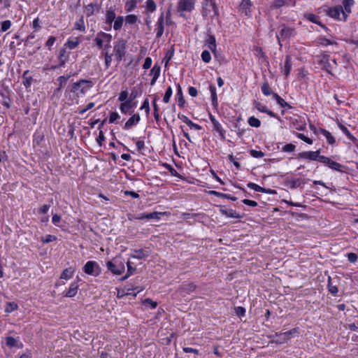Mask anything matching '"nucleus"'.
<instances>
[{
    "mask_svg": "<svg viewBox=\"0 0 358 358\" xmlns=\"http://www.w3.org/2000/svg\"><path fill=\"white\" fill-rule=\"evenodd\" d=\"M107 268L113 274L120 275L125 270L124 262L120 257H116L106 263Z\"/></svg>",
    "mask_w": 358,
    "mask_h": 358,
    "instance_id": "f257e3e1",
    "label": "nucleus"
},
{
    "mask_svg": "<svg viewBox=\"0 0 358 358\" xmlns=\"http://www.w3.org/2000/svg\"><path fill=\"white\" fill-rule=\"evenodd\" d=\"M112 40V36L103 31L97 33L94 41L99 48L103 49V52L108 51L110 48V43Z\"/></svg>",
    "mask_w": 358,
    "mask_h": 358,
    "instance_id": "f03ea898",
    "label": "nucleus"
},
{
    "mask_svg": "<svg viewBox=\"0 0 358 358\" xmlns=\"http://www.w3.org/2000/svg\"><path fill=\"white\" fill-rule=\"evenodd\" d=\"M91 87V81L82 79L71 85L70 92L78 96L80 94H84Z\"/></svg>",
    "mask_w": 358,
    "mask_h": 358,
    "instance_id": "7ed1b4c3",
    "label": "nucleus"
},
{
    "mask_svg": "<svg viewBox=\"0 0 358 358\" xmlns=\"http://www.w3.org/2000/svg\"><path fill=\"white\" fill-rule=\"evenodd\" d=\"M326 12L328 15L333 18L343 20L344 21L346 20L347 14L342 9L341 6H335L334 8H328L326 10Z\"/></svg>",
    "mask_w": 358,
    "mask_h": 358,
    "instance_id": "20e7f679",
    "label": "nucleus"
},
{
    "mask_svg": "<svg viewBox=\"0 0 358 358\" xmlns=\"http://www.w3.org/2000/svg\"><path fill=\"white\" fill-rule=\"evenodd\" d=\"M85 273L93 276H97L101 273L99 264L94 261L87 262L83 267Z\"/></svg>",
    "mask_w": 358,
    "mask_h": 358,
    "instance_id": "39448f33",
    "label": "nucleus"
},
{
    "mask_svg": "<svg viewBox=\"0 0 358 358\" xmlns=\"http://www.w3.org/2000/svg\"><path fill=\"white\" fill-rule=\"evenodd\" d=\"M203 15L210 17L218 15V9L215 1L203 3Z\"/></svg>",
    "mask_w": 358,
    "mask_h": 358,
    "instance_id": "423d86ee",
    "label": "nucleus"
},
{
    "mask_svg": "<svg viewBox=\"0 0 358 358\" xmlns=\"http://www.w3.org/2000/svg\"><path fill=\"white\" fill-rule=\"evenodd\" d=\"M126 49V41L123 39H120L117 42V44L114 46L115 56L118 62L121 61L122 57L125 55Z\"/></svg>",
    "mask_w": 358,
    "mask_h": 358,
    "instance_id": "0eeeda50",
    "label": "nucleus"
},
{
    "mask_svg": "<svg viewBox=\"0 0 358 358\" xmlns=\"http://www.w3.org/2000/svg\"><path fill=\"white\" fill-rule=\"evenodd\" d=\"M320 150L303 152L299 154L298 158L308 159L322 163L321 158H324V156L320 155Z\"/></svg>",
    "mask_w": 358,
    "mask_h": 358,
    "instance_id": "6e6552de",
    "label": "nucleus"
},
{
    "mask_svg": "<svg viewBox=\"0 0 358 358\" xmlns=\"http://www.w3.org/2000/svg\"><path fill=\"white\" fill-rule=\"evenodd\" d=\"M294 34L295 31L293 28L283 26L280 30V34L276 35L280 46L282 47L281 40L287 39L294 36Z\"/></svg>",
    "mask_w": 358,
    "mask_h": 358,
    "instance_id": "1a4fd4ad",
    "label": "nucleus"
},
{
    "mask_svg": "<svg viewBox=\"0 0 358 358\" xmlns=\"http://www.w3.org/2000/svg\"><path fill=\"white\" fill-rule=\"evenodd\" d=\"M194 0H180L178 4L179 11L190 12L194 9Z\"/></svg>",
    "mask_w": 358,
    "mask_h": 358,
    "instance_id": "9d476101",
    "label": "nucleus"
},
{
    "mask_svg": "<svg viewBox=\"0 0 358 358\" xmlns=\"http://www.w3.org/2000/svg\"><path fill=\"white\" fill-rule=\"evenodd\" d=\"M156 36L157 38H160L164 31V13H161L158 20L156 23Z\"/></svg>",
    "mask_w": 358,
    "mask_h": 358,
    "instance_id": "9b49d317",
    "label": "nucleus"
},
{
    "mask_svg": "<svg viewBox=\"0 0 358 358\" xmlns=\"http://www.w3.org/2000/svg\"><path fill=\"white\" fill-rule=\"evenodd\" d=\"M99 10V6L96 2L90 3L84 6V13L87 17H90Z\"/></svg>",
    "mask_w": 358,
    "mask_h": 358,
    "instance_id": "f8f14e48",
    "label": "nucleus"
},
{
    "mask_svg": "<svg viewBox=\"0 0 358 358\" xmlns=\"http://www.w3.org/2000/svg\"><path fill=\"white\" fill-rule=\"evenodd\" d=\"M292 59L290 55H287L285 57V63L280 65L281 72L287 77L292 69Z\"/></svg>",
    "mask_w": 358,
    "mask_h": 358,
    "instance_id": "ddd939ff",
    "label": "nucleus"
},
{
    "mask_svg": "<svg viewBox=\"0 0 358 358\" xmlns=\"http://www.w3.org/2000/svg\"><path fill=\"white\" fill-rule=\"evenodd\" d=\"M321 159H322V164L328 166L330 169L335 171H341V165L339 163L334 162L325 156L324 158H321Z\"/></svg>",
    "mask_w": 358,
    "mask_h": 358,
    "instance_id": "4468645a",
    "label": "nucleus"
},
{
    "mask_svg": "<svg viewBox=\"0 0 358 358\" xmlns=\"http://www.w3.org/2000/svg\"><path fill=\"white\" fill-rule=\"evenodd\" d=\"M296 0H274L271 8H279L283 6L294 5Z\"/></svg>",
    "mask_w": 358,
    "mask_h": 358,
    "instance_id": "2eb2a0df",
    "label": "nucleus"
},
{
    "mask_svg": "<svg viewBox=\"0 0 358 358\" xmlns=\"http://www.w3.org/2000/svg\"><path fill=\"white\" fill-rule=\"evenodd\" d=\"M140 115L138 114H134L126 122L124 129H130L131 127L136 124L140 121Z\"/></svg>",
    "mask_w": 358,
    "mask_h": 358,
    "instance_id": "dca6fc26",
    "label": "nucleus"
},
{
    "mask_svg": "<svg viewBox=\"0 0 358 358\" xmlns=\"http://www.w3.org/2000/svg\"><path fill=\"white\" fill-rule=\"evenodd\" d=\"M196 289V285L192 282L183 283L180 287V289L186 294H190L194 292Z\"/></svg>",
    "mask_w": 358,
    "mask_h": 358,
    "instance_id": "f3484780",
    "label": "nucleus"
},
{
    "mask_svg": "<svg viewBox=\"0 0 358 358\" xmlns=\"http://www.w3.org/2000/svg\"><path fill=\"white\" fill-rule=\"evenodd\" d=\"M220 213L222 215H224L229 217H233V218H241V216L236 213V210H234L232 209L227 210L224 208V207L220 208Z\"/></svg>",
    "mask_w": 358,
    "mask_h": 358,
    "instance_id": "a211bd4d",
    "label": "nucleus"
},
{
    "mask_svg": "<svg viewBox=\"0 0 358 358\" xmlns=\"http://www.w3.org/2000/svg\"><path fill=\"white\" fill-rule=\"evenodd\" d=\"M78 288L79 285L77 282H72L70 285V287L68 291L66 292L65 296L69 298L73 297L77 294Z\"/></svg>",
    "mask_w": 358,
    "mask_h": 358,
    "instance_id": "6ab92c4d",
    "label": "nucleus"
},
{
    "mask_svg": "<svg viewBox=\"0 0 358 358\" xmlns=\"http://www.w3.org/2000/svg\"><path fill=\"white\" fill-rule=\"evenodd\" d=\"M157 9V5L153 0H147L145 5V12L146 14L154 12Z\"/></svg>",
    "mask_w": 358,
    "mask_h": 358,
    "instance_id": "aec40b11",
    "label": "nucleus"
},
{
    "mask_svg": "<svg viewBox=\"0 0 358 358\" xmlns=\"http://www.w3.org/2000/svg\"><path fill=\"white\" fill-rule=\"evenodd\" d=\"M248 187L252 189L255 190L256 192H264V193H271L272 192V190L266 189L265 188H263V187H260L259 185H258L255 183H253V182H249L248 184Z\"/></svg>",
    "mask_w": 358,
    "mask_h": 358,
    "instance_id": "412c9836",
    "label": "nucleus"
},
{
    "mask_svg": "<svg viewBox=\"0 0 358 358\" xmlns=\"http://www.w3.org/2000/svg\"><path fill=\"white\" fill-rule=\"evenodd\" d=\"M116 18L115 13L113 10L109 9L106 13V23L110 24Z\"/></svg>",
    "mask_w": 358,
    "mask_h": 358,
    "instance_id": "4be33fe9",
    "label": "nucleus"
},
{
    "mask_svg": "<svg viewBox=\"0 0 358 358\" xmlns=\"http://www.w3.org/2000/svg\"><path fill=\"white\" fill-rule=\"evenodd\" d=\"M74 29L82 32H85V26L83 17H81L74 24Z\"/></svg>",
    "mask_w": 358,
    "mask_h": 358,
    "instance_id": "5701e85b",
    "label": "nucleus"
},
{
    "mask_svg": "<svg viewBox=\"0 0 358 358\" xmlns=\"http://www.w3.org/2000/svg\"><path fill=\"white\" fill-rule=\"evenodd\" d=\"M208 48L210 50H211L214 54H215L216 51V41L214 36H210L208 39Z\"/></svg>",
    "mask_w": 358,
    "mask_h": 358,
    "instance_id": "b1692460",
    "label": "nucleus"
},
{
    "mask_svg": "<svg viewBox=\"0 0 358 358\" xmlns=\"http://www.w3.org/2000/svg\"><path fill=\"white\" fill-rule=\"evenodd\" d=\"M252 3L250 0H242L241 3V8L245 12V15H248L250 13V7Z\"/></svg>",
    "mask_w": 358,
    "mask_h": 358,
    "instance_id": "393cba45",
    "label": "nucleus"
},
{
    "mask_svg": "<svg viewBox=\"0 0 358 358\" xmlns=\"http://www.w3.org/2000/svg\"><path fill=\"white\" fill-rule=\"evenodd\" d=\"M73 273L74 271L71 268H66L63 271L60 278L62 279L69 280L72 278Z\"/></svg>",
    "mask_w": 358,
    "mask_h": 358,
    "instance_id": "a878e982",
    "label": "nucleus"
},
{
    "mask_svg": "<svg viewBox=\"0 0 358 358\" xmlns=\"http://www.w3.org/2000/svg\"><path fill=\"white\" fill-rule=\"evenodd\" d=\"M148 255L145 253L144 250H138L134 251V254L131 255V257L134 259H142L147 257Z\"/></svg>",
    "mask_w": 358,
    "mask_h": 358,
    "instance_id": "bb28decb",
    "label": "nucleus"
},
{
    "mask_svg": "<svg viewBox=\"0 0 358 358\" xmlns=\"http://www.w3.org/2000/svg\"><path fill=\"white\" fill-rule=\"evenodd\" d=\"M320 131L321 134H322L326 137V138L329 144L334 143L335 139L329 131H328L324 129H320Z\"/></svg>",
    "mask_w": 358,
    "mask_h": 358,
    "instance_id": "cd10ccee",
    "label": "nucleus"
},
{
    "mask_svg": "<svg viewBox=\"0 0 358 358\" xmlns=\"http://www.w3.org/2000/svg\"><path fill=\"white\" fill-rule=\"evenodd\" d=\"M29 71H25L23 73V84L26 87H29L31 85L32 78L31 76H28Z\"/></svg>",
    "mask_w": 358,
    "mask_h": 358,
    "instance_id": "c85d7f7f",
    "label": "nucleus"
},
{
    "mask_svg": "<svg viewBox=\"0 0 358 358\" xmlns=\"http://www.w3.org/2000/svg\"><path fill=\"white\" fill-rule=\"evenodd\" d=\"M132 108V104L131 101H127L124 103H122L120 107V109L122 113L126 114L130 108Z\"/></svg>",
    "mask_w": 358,
    "mask_h": 358,
    "instance_id": "c756f323",
    "label": "nucleus"
},
{
    "mask_svg": "<svg viewBox=\"0 0 358 358\" xmlns=\"http://www.w3.org/2000/svg\"><path fill=\"white\" fill-rule=\"evenodd\" d=\"M124 22V17L122 16H118L114 20L113 29L115 30H119L122 28Z\"/></svg>",
    "mask_w": 358,
    "mask_h": 358,
    "instance_id": "7c9ffc66",
    "label": "nucleus"
},
{
    "mask_svg": "<svg viewBox=\"0 0 358 358\" xmlns=\"http://www.w3.org/2000/svg\"><path fill=\"white\" fill-rule=\"evenodd\" d=\"M210 94H211L213 105L215 107H217L218 103H217V94H216V89L214 86L210 85Z\"/></svg>",
    "mask_w": 358,
    "mask_h": 358,
    "instance_id": "2f4dec72",
    "label": "nucleus"
},
{
    "mask_svg": "<svg viewBox=\"0 0 358 358\" xmlns=\"http://www.w3.org/2000/svg\"><path fill=\"white\" fill-rule=\"evenodd\" d=\"M177 96H178V105L180 107H182L185 103V100H184L183 96H182V88L179 84L178 85Z\"/></svg>",
    "mask_w": 358,
    "mask_h": 358,
    "instance_id": "473e14b6",
    "label": "nucleus"
},
{
    "mask_svg": "<svg viewBox=\"0 0 358 358\" xmlns=\"http://www.w3.org/2000/svg\"><path fill=\"white\" fill-rule=\"evenodd\" d=\"M136 7V0H129L126 2L125 8L127 12H131Z\"/></svg>",
    "mask_w": 358,
    "mask_h": 358,
    "instance_id": "72a5a7b5",
    "label": "nucleus"
},
{
    "mask_svg": "<svg viewBox=\"0 0 358 358\" xmlns=\"http://www.w3.org/2000/svg\"><path fill=\"white\" fill-rule=\"evenodd\" d=\"M273 97L276 100L277 103L282 108L288 106L287 103L282 99L278 94L273 93Z\"/></svg>",
    "mask_w": 358,
    "mask_h": 358,
    "instance_id": "f704fd0d",
    "label": "nucleus"
},
{
    "mask_svg": "<svg viewBox=\"0 0 358 358\" xmlns=\"http://www.w3.org/2000/svg\"><path fill=\"white\" fill-rule=\"evenodd\" d=\"M18 308V306L15 302H9L6 303L5 311L6 313H11L15 310H17Z\"/></svg>",
    "mask_w": 358,
    "mask_h": 358,
    "instance_id": "c9c22d12",
    "label": "nucleus"
},
{
    "mask_svg": "<svg viewBox=\"0 0 358 358\" xmlns=\"http://www.w3.org/2000/svg\"><path fill=\"white\" fill-rule=\"evenodd\" d=\"M248 124L253 127H259L261 125V122L259 119L256 118L255 117H250L248 119Z\"/></svg>",
    "mask_w": 358,
    "mask_h": 358,
    "instance_id": "e433bc0d",
    "label": "nucleus"
},
{
    "mask_svg": "<svg viewBox=\"0 0 358 358\" xmlns=\"http://www.w3.org/2000/svg\"><path fill=\"white\" fill-rule=\"evenodd\" d=\"M354 3V1L353 0H343V6H344V9H345V13H350L351 11V6L353 5Z\"/></svg>",
    "mask_w": 358,
    "mask_h": 358,
    "instance_id": "4c0bfd02",
    "label": "nucleus"
},
{
    "mask_svg": "<svg viewBox=\"0 0 358 358\" xmlns=\"http://www.w3.org/2000/svg\"><path fill=\"white\" fill-rule=\"evenodd\" d=\"M138 20V17L136 15L130 14L126 16L125 21L126 23L129 24H134Z\"/></svg>",
    "mask_w": 358,
    "mask_h": 358,
    "instance_id": "58836bf2",
    "label": "nucleus"
},
{
    "mask_svg": "<svg viewBox=\"0 0 358 358\" xmlns=\"http://www.w3.org/2000/svg\"><path fill=\"white\" fill-rule=\"evenodd\" d=\"M214 129L217 131L222 138H224V130L222 128L221 124L217 122L213 124Z\"/></svg>",
    "mask_w": 358,
    "mask_h": 358,
    "instance_id": "ea45409f",
    "label": "nucleus"
},
{
    "mask_svg": "<svg viewBox=\"0 0 358 358\" xmlns=\"http://www.w3.org/2000/svg\"><path fill=\"white\" fill-rule=\"evenodd\" d=\"M299 333V329L298 328H294L291 329L290 331L281 333L280 334V336H283L285 339H289L290 336L298 334Z\"/></svg>",
    "mask_w": 358,
    "mask_h": 358,
    "instance_id": "a19ab883",
    "label": "nucleus"
},
{
    "mask_svg": "<svg viewBox=\"0 0 358 358\" xmlns=\"http://www.w3.org/2000/svg\"><path fill=\"white\" fill-rule=\"evenodd\" d=\"M262 93L266 96H269L271 94H273V92H272L268 83H264L262 85Z\"/></svg>",
    "mask_w": 358,
    "mask_h": 358,
    "instance_id": "79ce46f5",
    "label": "nucleus"
},
{
    "mask_svg": "<svg viewBox=\"0 0 358 358\" xmlns=\"http://www.w3.org/2000/svg\"><path fill=\"white\" fill-rule=\"evenodd\" d=\"M160 74V67L155 65L150 71V75L152 78L157 79Z\"/></svg>",
    "mask_w": 358,
    "mask_h": 358,
    "instance_id": "37998d69",
    "label": "nucleus"
},
{
    "mask_svg": "<svg viewBox=\"0 0 358 358\" xmlns=\"http://www.w3.org/2000/svg\"><path fill=\"white\" fill-rule=\"evenodd\" d=\"M172 93H173V90H172V88L171 87H169L164 95V97H163V101L164 103H169V101H170V98L172 95Z\"/></svg>",
    "mask_w": 358,
    "mask_h": 358,
    "instance_id": "c03bdc74",
    "label": "nucleus"
},
{
    "mask_svg": "<svg viewBox=\"0 0 358 358\" xmlns=\"http://www.w3.org/2000/svg\"><path fill=\"white\" fill-rule=\"evenodd\" d=\"M71 77V75H68V76H59L57 79L58 82L59 83V89L63 87L67 80L70 78Z\"/></svg>",
    "mask_w": 358,
    "mask_h": 358,
    "instance_id": "a18cd8bd",
    "label": "nucleus"
},
{
    "mask_svg": "<svg viewBox=\"0 0 358 358\" xmlns=\"http://www.w3.org/2000/svg\"><path fill=\"white\" fill-rule=\"evenodd\" d=\"M79 44V40L78 38H75L74 40H69L66 45L70 49L76 48Z\"/></svg>",
    "mask_w": 358,
    "mask_h": 358,
    "instance_id": "49530a36",
    "label": "nucleus"
},
{
    "mask_svg": "<svg viewBox=\"0 0 358 358\" xmlns=\"http://www.w3.org/2000/svg\"><path fill=\"white\" fill-rule=\"evenodd\" d=\"M306 17L309 21H310V22H312L313 23L320 24V22H319V17L315 15H314V14H312V13L306 14Z\"/></svg>",
    "mask_w": 358,
    "mask_h": 358,
    "instance_id": "de8ad7c7",
    "label": "nucleus"
},
{
    "mask_svg": "<svg viewBox=\"0 0 358 358\" xmlns=\"http://www.w3.org/2000/svg\"><path fill=\"white\" fill-rule=\"evenodd\" d=\"M159 215H160V213L154 212V213L144 215L141 218H145L147 220H151V219H157L158 220L160 218Z\"/></svg>",
    "mask_w": 358,
    "mask_h": 358,
    "instance_id": "09e8293b",
    "label": "nucleus"
},
{
    "mask_svg": "<svg viewBox=\"0 0 358 358\" xmlns=\"http://www.w3.org/2000/svg\"><path fill=\"white\" fill-rule=\"evenodd\" d=\"M0 31L4 32L10 29L11 27V22L10 20H5L1 22Z\"/></svg>",
    "mask_w": 358,
    "mask_h": 358,
    "instance_id": "8fccbe9b",
    "label": "nucleus"
},
{
    "mask_svg": "<svg viewBox=\"0 0 358 358\" xmlns=\"http://www.w3.org/2000/svg\"><path fill=\"white\" fill-rule=\"evenodd\" d=\"M17 341L15 338L11 336H8L6 338V344L9 348H13L16 345Z\"/></svg>",
    "mask_w": 358,
    "mask_h": 358,
    "instance_id": "3c124183",
    "label": "nucleus"
},
{
    "mask_svg": "<svg viewBox=\"0 0 358 358\" xmlns=\"http://www.w3.org/2000/svg\"><path fill=\"white\" fill-rule=\"evenodd\" d=\"M201 59L205 63H208L211 59V56L208 50H203L201 53Z\"/></svg>",
    "mask_w": 358,
    "mask_h": 358,
    "instance_id": "603ef678",
    "label": "nucleus"
},
{
    "mask_svg": "<svg viewBox=\"0 0 358 358\" xmlns=\"http://www.w3.org/2000/svg\"><path fill=\"white\" fill-rule=\"evenodd\" d=\"M295 145L292 143H288L283 146L282 151L285 152H292L295 150Z\"/></svg>",
    "mask_w": 358,
    "mask_h": 358,
    "instance_id": "864d4df0",
    "label": "nucleus"
},
{
    "mask_svg": "<svg viewBox=\"0 0 358 358\" xmlns=\"http://www.w3.org/2000/svg\"><path fill=\"white\" fill-rule=\"evenodd\" d=\"M103 52L105 55V64H106V68H108L112 62V55L108 54V51H104Z\"/></svg>",
    "mask_w": 358,
    "mask_h": 358,
    "instance_id": "5fc2aeb1",
    "label": "nucleus"
},
{
    "mask_svg": "<svg viewBox=\"0 0 358 358\" xmlns=\"http://www.w3.org/2000/svg\"><path fill=\"white\" fill-rule=\"evenodd\" d=\"M339 128L341 129V130L345 134H346V136L350 138V139H353L355 138L354 136L350 134V132L349 131V130L347 129L346 127H345L344 125L343 124H339Z\"/></svg>",
    "mask_w": 358,
    "mask_h": 358,
    "instance_id": "6e6d98bb",
    "label": "nucleus"
},
{
    "mask_svg": "<svg viewBox=\"0 0 358 358\" xmlns=\"http://www.w3.org/2000/svg\"><path fill=\"white\" fill-rule=\"evenodd\" d=\"M297 137L300 138L301 140L303 141L304 142L307 143L308 144H312L313 141L309 138L308 137L306 136L303 134L298 133L296 134Z\"/></svg>",
    "mask_w": 358,
    "mask_h": 358,
    "instance_id": "4d7b16f0",
    "label": "nucleus"
},
{
    "mask_svg": "<svg viewBox=\"0 0 358 358\" xmlns=\"http://www.w3.org/2000/svg\"><path fill=\"white\" fill-rule=\"evenodd\" d=\"M250 155L255 158H261L264 156V153L263 152L255 150H251Z\"/></svg>",
    "mask_w": 358,
    "mask_h": 358,
    "instance_id": "13d9d810",
    "label": "nucleus"
},
{
    "mask_svg": "<svg viewBox=\"0 0 358 358\" xmlns=\"http://www.w3.org/2000/svg\"><path fill=\"white\" fill-rule=\"evenodd\" d=\"M141 109H144L145 113L147 114H149L150 113V106H149V101L148 99H145L141 107Z\"/></svg>",
    "mask_w": 358,
    "mask_h": 358,
    "instance_id": "bf43d9fd",
    "label": "nucleus"
},
{
    "mask_svg": "<svg viewBox=\"0 0 358 358\" xmlns=\"http://www.w3.org/2000/svg\"><path fill=\"white\" fill-rule=\"evenodd\" d=\"M182 350L185 353H194L196 355H198L199 354V350L194 348H189V347H184L182 348Z\"/></svg>",
    "mask_w": 358,
    "mask_h": 358,
    "instance_id": "052dcab7",
    "label": "nucleus"
},
{
    "mask_svg": "<svg viewBox=\"0 0 358 358\" xmlns=\"http://www.w3.org/2000/svg\"><path fill=\"white\" fill-rule=\"evenodd\" d=\"M235 313L238 316H243L245 313V309L241 306L236 307L235 308Z\"/></svg>",
    "mask_w": 358,
    "mask_h": 358,
    "instance_id": "680f3d73",
    "label": "nucleus"
},
{
    "mask_svg": "<svg viewBox=\"0 0 358 358\" xmlns=\"http://www.w3.org/2000/svg\"><path fill=\"white\" fill-rule=\"evenodd\" d=\"M57 239L56 236L48 234L45 236V237L42 240V241L45 243L55 241Z\"/></svg>",
    "mask_w": 358,
    "mask_h": 358,
    "instance_id": "e2e57ef3",
    "label": "nucleus"
},
{
    "mask_svg": "<svg viewBox=\"0 0 358 358\" xmlns=\"http://www.w3.org/2000/svg\"><path fill=\"white\" fill-rule=\"evenodd\" d=\"M255 108L260 112H267V108L265 106L262 105L261 103L255 102Z\"/></svg>",
    "mask_w": 358,
    "mask_h": 358,
    "instance_id": "0e129e2a",
    "label": "nucleus"
},
{
    "mask_svg": "<svg viewBox=\"0 0 358 358\" xmlns=\"http://www.w3.org/2000/svg\"><path fill=\"white\" fill-rule=\"evenodd\" d=\"M127 96H128V92L127 91H122L120 93V95H119V98H118V100L120 101H127Z\"/></svg>",
    "mask_w": 358,
    "mask_h": 358,
    "instance_id": "69168bd1",
    "label": "nucleus"
},
{
    "mask_svg": "<svg viewBox=\"0 0 358 358\" xmlns=\"http://www.w3.org/2000/svg\"><path fill=\"white\" fill-rule=\"evenodd\" d=\"M120 118V115L116 112H113L110 113V118H109V122L113 123L115 120Z\"/></svg>",
    "mask_w": 358,
    "mask_h": 358,
    "instance_id": "338daca9",
    "label": "nucleus"
},
{
    "mask_svg": "<svg viewBox=\"0 0 358 358\" xmlns=\"http://www.w3.org/2000/svg\"><path fill=\"white\" fill-rule=\"evenodd\" d=\"M348 259L350 262L355 263L357 259V255L355 253L350 252L348 255Z\"/></svg>",
    "mask_w": 358,
    "mask_h": 358,
    "instance_id": "774afa93",
    "label": "nucleus"
}]
</instances>
